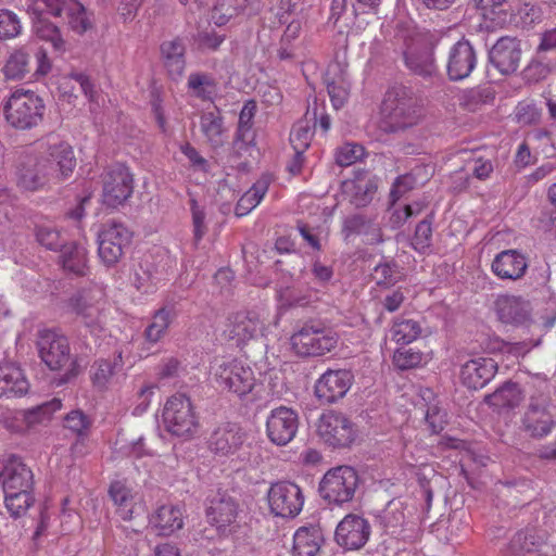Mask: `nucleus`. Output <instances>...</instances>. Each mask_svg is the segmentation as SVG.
Here are the masks:
<instances>
[{
	"label": "nucleus",
	"mask_w": 556,
	"mask_h": 556,
	"mask_svg": "<svg viewBox=\"0 0 556 556\" xmlns=\"http://www.w3.org/2000/svg\"><path fill=\"white\" fill-rule=\"evenodd\" d=\"M38 352L41 361L47 365L50 370H62L66 365L68 368L61 376L58 384H66L75 379L86 365V359L98 352V340L92 339L89 341L87 334H84L76 343L77 354H71L68 339L52 330H45L40 332L37 341Z\"/></svg>",
	"instance_id": "1"
},
{
	"label": "nucleus",
	"mask_w": 556,
	"mask_h": 556,
	"mask_svg": "<svg viewBox=\"0 0 556 556\" xmlns=\"http://www.w3.org/2000/svg\"><path fill=\"white\" fill-rule=\"evenodd\" d=\"M426 117L421 98L412 89L397 85L388 89L382 103L381 129L387 134L405 131Z\"/></svg>",
	"instance_id": "2"
},
{
	"label": "nucleus",
	"mask_w": 556,
	"mask_h": 556,
	"mask_svg": "<svg viewBox=\"0 0 556 556\" xmlns=\"http://www.w3.org/2000/svg\"><path fill=\"white\" fill-rule=\"evenodd\" d=\"M43 100L30 90H16L3 105L8 124L16 130H30L43 119Z\"/></svg>",
	"instance_id": "3"
},
{
	"label": "nucleus",
	"mask_w": 556,
	"mask_h": 556,
	"mask_svg": "<svg viewBox=\"0 0 556 556\" xmlns=\"http://www.w3.org/2000/svg\"><path fill=\"white\" fill-rule=\"evenodd\" d=\"M338 333L330 327L317 321L305 323L291 337V344L301 356H323L336 349Z\"/></svg>",
	"instance_id": "4"
},
{
	"label": "nucleus",
	"mask_w": 556,
	"mask_h": 556,
	"mask_svg": "<svg viewBox=\"0 0 556 556\" xmlns=\"http://www.w3.org/2000/svg\"><path fill=\"white\" fill-rule=\"evenodd\" d=\"M359 482L356 470L350 466H339L328 470L319 483L321 498L331 507L350 503Z\"/></svg>",
	"instance_id": "5"
},
{
	"label": "nucleus",
	"mask_w": 556,
	"mask_h": 556,
	"mask_svg": "<svg viewBox=\"0 0 556 556\" xmlns=\"http://www.w3.org/2000/svg\"><path fill=\"white\" fill-rule=\"evenodd\" d=\"M162 418L165 430L178 438H192L199 428L192 402L181 393H177L166 401Z\"/></svg>",
	"instance_id": "6"
},
{
	"label": "nucleus",
	"mask_w": 556,
	"mask_h": 556,
	"mask_svg": "<svg viewBox=\"0 0 556 556\" xmlns=\"http://www.w3.org/2000/svg\"><path fill=\"white\" fill-rule=\"evenodd\" d=\"M555 409L549 395L545 393L531 395L521 419L523 431L533 439L548 435L556 427Z\"/></svg>",
	"instance_id": "7"
},
{
	"label": "nucleus",
	"mask_w": 556,
	"mask_h": 556,
	"mask_svg": "<svg viewBox=\"0 0 556 556\" xmlns=\"http://www.w3.org/2000/svg\"><path fill=\"white\" fill-rule=\"evenodd\" d=\"M40 148L45 163L54 172L53 185L68 179L76 167V157L72 146L60 139L59 136L49 135L41 141Z\"/></svg>",
	"instance_id": "8"
},
{
	"label": "nucleus",
	"mask_w": 556,
	"mask_h": 556,
	"mask_svg": "<svg viewBox=\"0 0 556 556\" xmlns=\"http://www.w3.org/2000/svg\"><path fill=\"white\" fill-rule=\"evenodd\" d=\"M132 232L123 223L109 220L98 233V254L108 267L118 263L131 243Z\"/></svg>",
	"instance_id": "9"
},
{
	"label": "nucleus",
	"mask_w": 556,
	"mask_h": 556,
	"mask_svg": "<svg viewBox=\"0 0 556 556\" xmlns=\"http://www.w3.org/2000/svg\"><path fill=\"white\" fill-rule=\"evenodd\" d=\"M317 433L329 446L344 448L355 441L357 429L344 414L329 410L319 417Z\"/></svg>",
	"instance_id": "10"
},
{
	"label": "nucleus",
	"mask_w": 556,
	"mask_h": 556,
	"mask_svg": "<svg viewBox=\"0 0 556 556\" xmlns=\"http://www.w3.org/2000/svg\"><path fill=\"white\" fill-rule=\"evenodd\" d=\"M214 377L218 388L240 399L251 394L256 387L252 368L236 359L218 365Z\"/></svg>",
	"instance_id": "11"
},
{
	"label": "nucleus",
	"mask_w": 556,
	"mask_h": 556,
	"mask_svg": "<svg viewBox=\"0 0 556 556\" xmlns=\"http://www.w3.org/2000/svg\"><path fill=\"white\" fill-rule=\"evenodd\" d=\"M269 510L281 518L296 517L304 505V495L298 484L291 481L271 483L267 492Z\"/></svg>",
	"instance_id": "12"
},
{
	"label": "nucleus",
	"mask_w": 556,
	"mask_h": 556,
	"mask_svg": "<svg viewBox=\"0 0 556 556\" xmlns=\"http://www.w3.org/2000/svg\"><path fill=\"white\" fill-rule=\"evenodd\" d=\"M53 170L45 163L41 154L27 155L17 160L15 176L17 186L25 191H39L53 185Z\"/></svg>",
	"instance_id": "13"
},
{
	"label": "nucleus",
	"mask_w": 556,
	"mask_h": 556,
	"mask_svg": "<svg viewBox=\"0 0 556 556\" xmlns=\"http://www.w3.org/2000/svg\"><path fill=\"white\" fill-rule=\"evenodd\" d=\"M103 202L111 207H117L126 202L134 191V178L129 168L116 163L109 166L102 175Z\"/></svg>",
	"instance_id": "14"
},
{
	"label": "nucleus",
	"mask_w": 556,
	"mask_h": 556,
	"mask_svg": "<svg viewBox=\"0 0 556 556\" xmlns=\"http://www.w3.org/2000/svg\"><path fill=\"white\" fill-rule=\"evenodd\" d=\"M239 504L235 497L227 493H217L208 500L206 507L207 521L214 526L218 533L228 536L236 532Z\"/></svg>",
	"instance_id": "15"
},
{
	"label": "nucleus",
	"mask_w": 556,
	"mask_h": 556,
	"mask_svg": "<svg viewBox=\"0 0 556 556\" xmlns=\"http://www.w3.org/2000/svg\"><path fill=\"white\" fill-rule=\"evenodd\" d=\"M299 428L298 413L287 406H279L269 413L266 420V433L269 441L278 446L291 442Z\"/></svg>",
	"instance_id": "16"
},
{
	"label": "nucleus",
	"mask_w": 556,
	"mask_h": 556,
	"mask_svg": "<svg viewBox=\"0 0 556 556\" xmlns=\"http://www.w3.org/2000/svg\"><path fill=\"white\" fill-rule=\"evenodd\" d=\"M67 306L72 313L81 318L83 324L90 332V340L96 339L99 332L103 331V308L99 301H96L90 292L78 291L67 301Z\"/></svg>",
	"instance_id": "17"
},
{
	"label": "nucleus",
	"mask_w": 556,
	"mask_h": 556,
	"mask_svg": "<svg viewBox=\"0 0 556 556\" xmlns=\"http://www.w3.org/2000/svg\"><path fill=\"white\" fill-rule=\"evenodd\" d=\"M370 532V525L365 518L350 514L337 526L334 539L344 549L354 551L367 543Z\"/></svg>",
	"instance_id": "18"
},
{
	"label": "nucleus",
	"mask_w": 556,
	"mask_h": 556,
	"mask_svg": "<svg viewBox=\"0 0 556 556\" xmlns=\"http://www.w3.org/2000/svg\"><path fill=\"white\" fill-rule=\"evenodd\" d=\"M247 440V432L237 422H222L210 434L207 444L211 452L219 456L235 454Z\"/></svg>",
	"instance_id": "19"
},
{
	"label": "nucleus",
	"mask_w": 556,
	"mask_h": 556,
	"mask_svg": "<svg viewBox=\"0 0 556 556\" xmlns=\"http://www.w3.org/2000/svg\"><path fill=\"white\" fill-rule=\"evenodd\" d=\"M354 381V375L348 369H328L315 384V394L324 403H334L342 399Z\"/></svg>",
	"instance_id": "20"
},
{
	"label": "nucleus",
	"mask_w": 556,
	"mask_h": 556,
	"mask_svg": "<svg viewBox=\"0 0 556 556\" xmlns=\"http://www.w3.org/2000/svg\"><path fill=\"white\" fill-rule=\"evenodd\" d=\"M3 492L34 490V472L20 456L10 455L0 471Z\"/></svg>",
	"instance_id": "21"
},
{
	"label": "nucleus",
	"mask_w": 556,
	"mask_h": 556,
	"mask_svg": "<svg viewBox=\"0 0 556 556\" xmlns=\"http://www.w3.org/2000/svg\"><path fill=\"white\" fill-rule=\"evenodd\" d=\"M476 65L477 54L468 40L462 39L450 48L446 73L452 81H458L469 77Z\"/></svg>",
	"instance_id": "22"
},
{
	"label": "nucleus",
	"mask_w": 556,
	"mask_h": 556,
	"mask_svg": "<svg viewBox=\"0 0 556 556\" xmlns=\"http://www.w3.org/2000/svg\"><path fill=\"white\" fill-rule=\"evenodd\" d=\"M434 47V42L430 40L420 47L410 46L403 52L405 66L412 74L429 80L439 77L433 56Z\"/></svg>",
	"instance_id": "23"
},
{
	"label": "nucleus",
	"mask_w": 556,
	"mask_h": 556,
	"mask_svg": "<svg viewBox=\"0 0 556 556\" xmlns=\"http://www.w3.org/2000/svg\"><path fill=\"white\" fill-rule=\"evenodd\" d=\"M495 309L498 319L504 324L516 327H529L532 324V306L521 296L504 294L495 301Z\"/></svg>",
	"instance_id": "24"
},
{
	"label": "nucleus",
	"mask_w": 556,
	"mask_h": 556,
	"mask_svg": "<svg viewBox=\"0 0 556 556\" xmlns=\"http://www.w3.org/2000/svg\"><path fill=\"white\" fill-rule=\"evenodd\" d=\"M521 54L519 40L502 37L489 51V61L501 74L509 75L519 67Z\"/></svg>",
	"instance_id": "25"
},
{
	"label": "nucleus",
	"mask_w": 556,
	"mask_h": 556,
	"mask_svg": "<svg viewBox=\"0 0 556 556\" xmlns=\"http://www.w3.org/2000/svg\"><path fill=\"white\" fill-rule=\"evenodd\" d=\"M497 369V363L491 357L472 358L460 368L462 383L468 389H482L494 378Z\"/></svg>",
	"instance_id": "26"
},
{
	"label": "nucleus",
	"mask_w": 556,
	"mask_h": 556,
	"mask_svg": "<svg viewBox=\"0 0 556 556\" xmlns=\"http://www.w3.org/2000/svg\"><path fill=\"white\" fill-rule=\"evenodd\" d=\"M229 337L238 344L263 336L264 323L256 312H238L229 318Z\"/></svg>",
	"instance_id": "27"
},
{
	"label": "nucleus",
	"mask_w": 556,
	"mask_h": 556,
	"mask_svg": "<svg viewBox=\"0 0 556 556\" xmlns=\"http://www.w3.org/2000/svg\"><path fill=\"white\" fill-rule=\"evenodd\" d=\"M325 84L334 109L342 108L349 98L351 88L346 66L340 62L330 63L325 74Z\"/></svg>",
	"instance_id": "28"
},
{
	"label": "nucleus",
	"mask_w": 556,
	"mask_h": 556,
	"mask_svg": "<svg viewBox=\"0 0 556 556\" xmlns=\"http://www.w3.org/2000/svg\"><path fill=\"white\" fill-rule=\"evenodd\" d=\"M491 267L501 279L518 280L526 274L528 262L517 250H505L494 257Z\"/></svg>",
	"instance_id": "29"
},
{
	"label": "nucleus",
	"mask_w": 556,
	"mask_h": 556,
	"mask_svg": "<svg viewBox=\"0 0 556 556\" xmlns=\"http://www.w3.org/2000/svg\"><path fill=\"white\" fill-rule=\"evenodd\" d=\"M28 390L29 383L18 366L12 363L0 364V397H20Z\"/></svg>",
	"instance_id": "30"
},
{
	"label": "nucleus",
	"mask_w": 556,
	"mask_h": 556,
	"mask_svg": "<svg viewBox=\"0 0 556 556\" xmlns=\"http://www.w3.org/2000/svg\"><path fill=\"white\" fill-rule=\"evenodd\" d=\"M343 192L350 197V202L356 207L367 206L377 192L376 181L367 174L357 175L354 179L345 180Z\"/></svg>",
	"instance_id": "31"
},
{
	"label": "nucleus",
	"mask_w": 556,
	"mask_h": 556,
	"mask_svg": "<svg viewBox=\"0 0 556 556\" xmlns=\"http://www.w3.org/2000/svg\"><path fill=\"white\" fill-rule=\"evenodd\" d=\"M161 56L168 75L176 79L186 67V46L181 38L166 40L160 46Z\"/></svg>",
	"instance_id": "32"
},
{
	"label": "nucleus",
	"mask_w": 556,
	"mask_h": 556,
	"mask_svg": "<svg viewBox=\"0 0 556 556\" xmlns=\"http://www.w3.org/2000/svg\"><path fill=\"white\" fill-rule=\"evenodd\" d=\"M123 353L118 351L113 358H98L90 368V380L98 390H105L112 378L123 369Z\"/></svg>",
	"instance_id": "33"
},
{
	"label": "nucleus",
	"mask_w": 556,
	"mask_h": 556,
	"mask_svg": "<svg viewBox=\"0 0 556 556\" xmlns=\"http://www.w3.org/2000/svg\"><path fill=\"white\" fill-rule=\"evenodd\" d=\"M345 239L351 236H363L364 243L374 245L380 244L384 241L383 233L379 225L368 222L362 215H353L344 220L342 229Z\"/></svg>",
	"instance_id": "34"
},
{
	"label": "nucleus",
	"mask_w": 556,
	"mask_h": 556,
	"mask_svg": "<svg viewBox=\"0 0 556 556\" xmlns=\"http://www.w3.org/2000/svg\"><path fill=\"white\" fill-rule=\"evenodd\" d=\"M159 535L168 536L184 526L181 509L174 505H162L150 519Z\"/></svg>",
	"instance_id": "35"
},
{
	"label": "nucleus",
	"mask_w": 556,
	"mask_h": 556,
	"mask_svg": "<svg viewBox=\"0 0 556 556\" xmlns=\"http://www.w3.org/2000/svg\"><path fill=\"white\" fill-rule=\"evenodd\" d=\"M200 129L212 149L216 150L224 146L226 128L224 117L217 108L201 115Z\"/></svg>",
	"instance_id": "36"
},
{
	"label": "nucleus",
	"mask_w": 556,
	"mask_h": 556,
	"mask_svg": "<svg viewBox=\"0 0 556 556\" xmlns=\"http://www.w3.org/2000/svg\"><path fill=\"white\" fill-rule=\"evenodd\" d=\"M321 530L315 527H301L293 535L294 556H315L323 542Z\"/></svg>",
	"instance_id": "37"
},
{
	"label": "nucleus",
	"mask_w": 556,
	"mask_h": 556,
	"mask_svg": "<svg viewBox=\"0 0 556 556\" xmlns=\"http://www.w3.org/2000/svg\"><path fill=\"white\" fill-rule=\"evenodd\" d=\"M60 263L68 273L85 276L87 271V251L76 242H66L60 249Z\"/></svg>",
	"instance_id": "38"
},
{
	"label": "nucleus",
	"mask_w": 556,
	"mask_h": 556,
	"mask_svg": "<svg viewBox=\"0 0 556 556\" xmlns=\"http://www.w3.org/2000/svg\"><path fill=\"white\" fill-rule=\"evenodd\" d=\"M522 401V392L518 383L504 382L493 393L484 396V403L497 409L515 408Z\"/></svg>",
	"instance_id": "39"
},
{
	"label": "nucleus",
	"mask_w": 556,
	"mask_h": 556,
	"mask_svg": "<svg viewBox=\"0 0 556 556\" xmlns=\"http://www.w3.org/2000/svg\"><path fill=\"white\" fill-rule=\"evenodd\" d=\"M33 21V29L35 34L42 40L51 42L55 51L62 52L65 50V40L61 35L60 28L54 25L43 14H30Z\"/></svg>",
	"instance_id": "40"
},
{
	"label": "nucleus",
	"mask_w": 556,
	"mask_h": 556,
	"mask_svg": "<svg viewBox=\"0 0 556 556\" xmlns=\"http://www.w3.org/2000/svg\"><path fill=\"white\" fill-rule=\"evenodd\" d=\"M494 99V88L483 85L465 90L459 98V104L469 112H477L482 106L493 103Z\"/></svg>",
	"instance_id": "41"
},
{
	"label": "nucleus",
	"mask_w": 556,
	"mask_h": 556,
	"mask_svg": "<svg viewBox=\"0 0 556 556\" xmlns=\"http://www.w3.org/2000/svg\"><path fill=\"white\" fill-rule=\"evenodd\" d=\"M176 317L174 306H163L157 309L152 317L151 324L146 328V339L151 343H156L166 333L170 323Z\"/></svg>",
	"instance_id": "42"
},
{
	"label": "nucleus",
	"mask_w": 556,
	"mask_h": 556,
	"mask_svg": "<svg viewBox=\"0 0 556 556\" xmlns=\"http://www.w3.org/2000/svg\"><path fill=\"white\" fill-rule=\"evenodd\" d=\"M187 87L191 94L202 101L212 100L217 88L215 78L204 72L191 73L188 77Z\"/></svg>",
	"instance_id": "43"
},
{
	"label": "nucleus",
	"mask_w": 556,
	"mask_h": 556,
	"mask_svg": "<svg viewBox=\"0 0 556 556\" xmlns=\"http://www.w3.org/2000/svg\"><path fill=\"white\" fill-rule=\"evenodd\" d=\"M63 13L67 20L68 27L78 35L85 34L92 27V22L86 8L78 0H67Z\"/></svg>",
	"instance_id": "44"
},
{
	"label": "nucleus",
	"mask_w": 556,
	"mask_h": 556,
	"mask_svg": "<svg viewBox=\"0 0 556 556\" xmlns=\"http://www.w3.org/2000/svg\"><path fill=\"white\" fill-rule=\"evenodd\" d=\"M4 493V506L10 516L17 519L26 514L34 505V490L13 491Z\"/></svg>",
	"instance_id": "45"
},
{
	"label": "nucleus",
	"mask_w": 556,
	"mask_h": 556,
	"mask_svg": "<svg viewBox=\"0 0 556 556\" xmlns=\"http://www.w3.org/2000/svg\"><path fill=\"white\" fill-rule=\"evenodd\" d=\"M109 495L117 506V513L123 520H130L132 517V494L129 488L122 481H114L109 489Z\"/></svg>",
	"instance_id": "46"
},
{
	"label": "nucleus",
	"mask_w": 556,
	"mask_h": 556,
	"mask_svg": "<svg viewBox=\"0 0 556 556\" xmlns=\"http://www.w3.org/2000/svg\"><path fill=\"white\" fill-rule=\"evenodd\" d=\"M545 542V536L534 529L517 532L510 540L509 547L514 553H531L536 551Z\"/></svg>",
	"instance_id": "47"
},
{
	"label": "nucleus",
	"mask_w": 556,
	"mask_h": 556,
	"mask_svg": "<svg viewBox=\"0 0 556 556\" xmlns=\"http://www.w3.org/2000/svg\"><path fill=\"white\" fill-rule=\"evenodd\" d=\"M433 213H430L416 226L415 233L412 239V247L418 253L426 254L431 251L433 235Z\"/></svg>",
	"instance_id": "48"
},
{
	"label": "nucleus",
	"mask_w": 556,
	"mask_h": 556,
	"mask_svg": "<svg viewBox=\"0 0 556 556\" xmlns=\"http://www.w3.org/2000/svg\"><path fill=\"white\" fill-rule=\"evenodd\" d=\"M28 53L18 49L10 54L2 71L8 79H22L28 73Z\"/></svg>",
	"instance_id": "49"
},
{
	"label": "nucleus",
	"mask_w": 556,
	"mask_h": 556,
	"mask_svg": "<svg viewBox=\"0 0 556 556\" xmlns=\"http://www.w3.org/2000/svg\"><path fill=\"white\" fill-rule=\"evenodd\" d=\"M267 191L266 184H254L237 202L235 214L243 217L249 214L261 202Z\"/></svg>",
	"instance_id": "50"
},
{
	"label": "nucleus",
	"mask_w": 556,
	"mask_h": 556,
	"mask_svg": "<svg viewBox=\"0 0 556 556\" xmlns=\"http://www.w3.org/2000/svg\"><path fill=\"white\" fill-rule=\"evenodd\" d=\"M371 277L378 286L391 287L401 278L400 266L394 261L384 260L374 267Z\"/></svg>",
	"instance_id": "51"
},
{
	"label": "nucleus",
	"mask_w": 556,
	"mask_h": 556,
	"mask_svg": "<svg viewBox=\"0 0 556 556\" xmlns=\"http://www.w3.org/2000/svg\"><path fill=\"white\" fill-rule=\"evenodd\" d=\"M391 331L392 339L396 343L407 345L419 337L421 328L416 320L402 319L394 323Z\"/></svg>",
	"instance_id": "52"
},
{
	"label": "nucleus",
	"mask_w": 556,
	"mask_h": 556,
	"mask_svg": "<svg viewBox=\"0 0 556 556\" xmlns=\"http://www.w3.org/2000/svg\"><path fill=\"white\" fill-rule=\"evenodd\" d=\"M92 419L81 409H73L64 417V428L78 437H88Z\"/></svg>",
	"instance_id": "53"
},
{
	"label": "nucleus",
	"mask_w": 556,
	"mask_h": 556,
	"mask_svg": "<svg viewBox=\"0 0 556 556\" xmlns=\"http://www.w3.org/2000/svg\"><path fill=\"white\" fill-rule=\"evenodd\" d=\"M553 66L540 56L533 58L522 71V78L528 84H536L548 77Z\"/></svg>",
	"instance_id": "54"
},
{
	"label": "nucleus",
	"mask_w": 556,
	"mask_h": 556,
	"mask_svg": "<svg viewBox=\"0 0 556 556\" xmlns=\"http://www.w3.org/2000/svg\"><path fill=\"white\" fill-rule=\"evenodd\" d=\"M22 31L20 17L8 9L0 10V40L17 37Z\"/></svg>",
	"instance_id": "55"
},
{
	"label": "nucleus",
	"mask_w": 556,
	"mask_h": 556,
	"mask_svg": "<svg viewBox=\"0 0 556 556\" xmlns=\"http://www.w3.org/2000/svg\"><path fill=\"white\" fill-rule=\"evenodd\" d=\"M36 239L41 245L52 251H60L62 245L66 243L56 228L46 225L37 226Z\"/></svg>",
	"instance_id": "56"
},
{
	"label": "nucleus",
	"mask_w": 556,
	"mask_h": 556,
	"mask_svg": "<svg viewBox=\"0 0 556 556\" xmlns=\"http://www.w3.org/2000/svg\"><path fill=\"white\" fill-rule=\"evenodd\" d=\"M62 402L60 399H52L41 405L29 409L26 414V419L29 424L43 422L49 420L53 413L61 409Z\"/></svg>",
	"instance_id": "57"
},
{
	"label": "nucleus",
	"mask_w": 556,
	"mask_h": 556,
	"mask_svg": "<svg viewBox=\"0 0 556 556\" xmlns=\"http://www.w3.org/2000/svg\"><path fill=\"white\" fill-rule=\"evenodd\" d=\"M421 361L422 354L406 345L397 349L393 355V363L401 370L415 368Z\"/></svg>",
	"instance_id": "58"
},
{
	"label": "nucleus",
	"mask_w": 556,
	"mask_h": 556,
	"mask_svg": "<svg viewBox=\"0 0 556 556\" xmlns=\"http://www.w3.org/2000/svg\"><path fill=\"white\" fill-rule=\"evenodd\" d=\"M33 3L28 7L29 14H43L45 12L60 17L67 5V0H31Z\"/></svg>",
	"instance_id": "59"
},
{
	"label": "nucleus",
	"mask_w": 556,
	"mask_h": 556,
	"mask_svg": "<svg viewBox=\"0 0 556 556\" xmlns=\"http://www.w3.org/2000/svg\"><path fill=\"white\" fill-rule=\"evenodd\" d=\"M255 138L256 134L236 131L232 141V154L239 159L245 155H252V152L256 148Z\"/></svg>",
	"instance_id": "60"
},
{
	"label": "nucleus",
	"mask_w": 556,
	"mask_h": 556,
	"mask_svg": "<svg viewBox=\"0 0 556 556\" xmlns=\"http://www.w3.org/2000/svg\"><path fill=\"white\" fill-rule=\"evenodd\" d=\"M364 148L357 143H345L336 152V163L339 166H350L364 156Z\"/></svg>",
	"instance_id": "61"
},
{
	"label": "nucleus",
	"mask_w": 556,
	"mask_h": 556,
	"mask_svg": "<svg viewBox=\"0 0 556 556\" xmlns=\"http://www.w3.org/2000/svg\"><path fill=\"white\" fill-rule=\"evenodd\" d=\"M256 110L257 106L254 100H249L243 104L239 114V121L236 131L255 134L253 125Z\"/></svg>",
	"instance_id": "62"
},
{
	"label": "nucleus",
	"mask_w": 556,
	"mask_h": 556,
	"mask_svg": "<svg viewBox=\"0 0 556 556\" xmlns=\"http://www.w3.org/2000/svg\"><path fill=\"white\" fill-rule=\"evenodd\" d=\"M312 132L307 125L298 124L290 134V142L294 150L305 151L311 143Z\"/></svg>",
	"instance_id": "63"
},
{
	"label": "nucleus",
	"mask_w": 556,
	"mask_h": 556,
	"mask_svg": "<svg viewBox=\"0 0 556 556\" xmlns=\"http://www.w3.org/2000/svg\"><path fill=\"white\" fill-rule=\"evenodd\" d=\"M431 433H440L446 425V413L438 406H429L425 416Z\"/></svg>",
	"instance_id": "64"
}]
</instances>
